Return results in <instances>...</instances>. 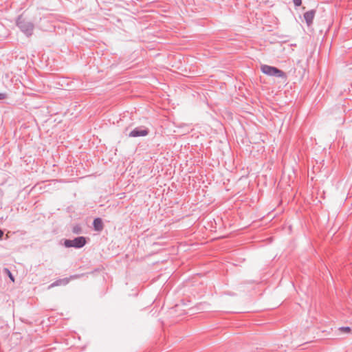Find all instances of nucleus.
I'll return each mask as SVG.
<instances>
[{
	"label": "nucleus",
	"mask_w": 352,
	"mask_h": 352,
	"mask_svg": "<svg viewBox=\"0 0 352 352\" xmlns=\"http://www.w3.org/2000/svg\"><path fill=\"white\" fill-rule=\"evenodd\" d=\"M87 243L86 239L84 236H78L73 240L65 239L64 241V245L66 248H81Z\"/></svg>",
	"instance_id": "f03ea898"
},
{
	"label": "nucleus",
	"mask_w": 352,
	"mask_h": 352,
	"mask_svg": "<svg viewBox=\"0 0 352 352\" xmlns=\"http://www.w3.org/2000/svg\"><path fill=\"white\" fill-rule=\"evenodd\" d=\"M6 98V95L4 94L0 93V100H3Z\"/></svg>",
	"instance_id": "f8f14e48"
},
{
	"label": "nucleus",
	"mask_w": 352,
	"mask_h": 352,
	"mask_svg": "<svg viewBox=\"0 0 352 352\" xmlns=\"http://www.w3.org/2000/svg\"><path fill=\"white\" fill-rule=\"evenodd\" d=\"M294 3L296 6H300L302 3L301 0H294Z\"/></svg>",
	"instance_id": "9d476101"
},
{
	"label": "nucleus",
	"mask_w": 352,
	"mask_h": 352,
	"mask_svg": "<svg viewBox=\"0 0 352 352\" xmlns=\"http://www.w3.org/2000/svg\"><path fill=\"white\" fill-rule=\"evenodd\" d=\"M19 25L20 28L25 32H28L29 31L31 32L33 29V27L32 25H30L27 29H25V28L23 26L21 22L19 21Z\"/></svg>",
	"instance_id": "6e6552de"
},
{
	"label": "nucleus",
	"mask_w": 352,
	"mask_h": 352,
	"mask_svg": "<svg viewBox=\"0 0 352 352\" xmlns=\"http://www.w3.org/2000/svg\"><path fill=\"white\" fill-rule=\"evenodd\" d=\"M261 70L264 74L270 76H275L284 79L286 78L285 73L275 67L267 65H261Z\"/></svg>",
	"instance_id": "f257e3e1"
},
{
	"label": "nucleus",
	"mask_w": 352,
	"mask_h": 352,
	"mask_svg": "<svg viewBox=\"0 0 352 352\" xmlns=\"http://www.w3.org/2000/svg\"><path fill=\"white\" fill-rule=\"evenodd\" d=\"M157 298H159V301H160L161 300H162V294H158V296H157Z\"/></svg>",
	"instance_id": "4468645a"
},
{
	"label": "nucleus",
	"mask_w": 352,
	"mask_h": 352,
	"mask_svg": "<svg viewBox=\"0 0 352 352\" xmlns=\"http://www.w3.org/2000/svg\"><path fill=\"white\" fill-rule=\"evenodd\" d=\"M93 226H94V230L98 232L102 231L104 228L102 220L99 217L96 218L94 220Z\"/></svg>",
	"instance_id": "423d86ee"
},
{
	"label": "nucleus",
	"mask_w": 352,
	"mask_h": 352,
	"mask_svg": "<svg viewBox=\"0 0 352 352\" xmlns=\"http://www.w3.org/2000/svg\"><path fill=\"white\" fill-rule=\"evenodd\" d=\"M3 236V232L0 229V239Z\"/></svg>",
	"instance_id": "2eb2a0df"
},
{
	"label": "nucleus",
	"mask_w": 352,
	"mask_h": 352,
	"mask_svg": "<svg viewBox=\"0 0 352 352\" xmlns=\"http://www.w3.org/2000/svg\"><path fill=\"white\" fill-rule=\"evenodd\" d=\"M148 130L145 128L137 127L129 132L128 136L130 138H138L147 135Z\"/></svg>",
	"instance_id": "7ed1b4c3"
},
{
	"label": "nucleus",
	"mask_w": 352,
	"mask_h": 352,
	"mask_svg": "<svg viewBox=\"0 0 352 352\" xmlns=\"http://www.w3.org/2000/svg\"><path fill=\"white\" fill-rule=\"evenodd\" d=\"M72 232H73V233L76 234H80L82 232L81 226L80 225H75L72 228Z\"/></svg>",
	"instance_id": "0eeeda50"
},
{
	"label": "nucleus",
	"mask_w": 352,
	"mask_h": 352,
	"mask_svg": "<svg viewBox=\"0 0 352 352\" xmlns=\"http://www.w3.org/2000/svg\"><path fill=\"white\" fill-rule=\"evenodd\" d=\"M340 330L342 332L349 333L351 331V328L349 327H342L340 328Z\"/></svg>",
	"instance_id": "1a4fd4ad"
},
{
	"label": "nucleus",
	"mask_w": 352,
	"mask_h": 352,
	"mask_svg": "<svg viewBox=\"0 0 352 352\" xmlns=\"http://www.w3.org/2000/svg\"><path fill=\"white\" fill-rule=\"evenodd\" d=\"M180 306L177 305L174 308H173V309L175 311H178L179 309Z\"/></svg>",
	"instance_id": "ddd939ff"
},
{
	"label": "nucleus",
	"mask_w": 352,
	"mask_h": 352,
	"mask_svg": "<svg viewBox=\"0 0 352 352\" xmlns=\"http://www.w3.org/2000/svg\"><path fill=\"white\" fill-rule=\"evenodd\" d=\"M6 270L8 272V275H9V277L10 278V279L14 281V277L12 275L11 272L8 270V269H6Z\"/></svg>",
	"instance_id": "9b49d317"
},
{
	"label": "nucleus",
	"mask_w": 352,
	"mask_h": 352,
	"mask_svg": "<svg viewBox=\"0 0 352 352\" xmlns=\"http://www.w3.org/2000/svg\"><path fill=\"white\" fill-rule=\"evenodd\" d=\"M77 277H78L77 275H74V276H71L69 278H64L58 279L56 281H54V283H52L49 286V289H50L52 287H54L59 286V285H67L69 283L70 280L74 279V278H76Z\"/></svg>",
	"instance_id": "20e7f679"
},
{
	"label": "nucleus",
	"mask_w": 352,
	"mask_h": 352,
	"mask_svg": "<svg viewBox=\"0 0 352 352\" xmlns=\"http://www.w3.org/2000/svg\"><path fill=\"white\" fill-rule=\"evenodd\" d=\"M314 16H315V11L314 10H309V11L306 12L304 14V18H305V20L306 21L307 25H311L312 24Z\"/></svg>",
	"instance_id": "39448f33"
}]
</instances>
